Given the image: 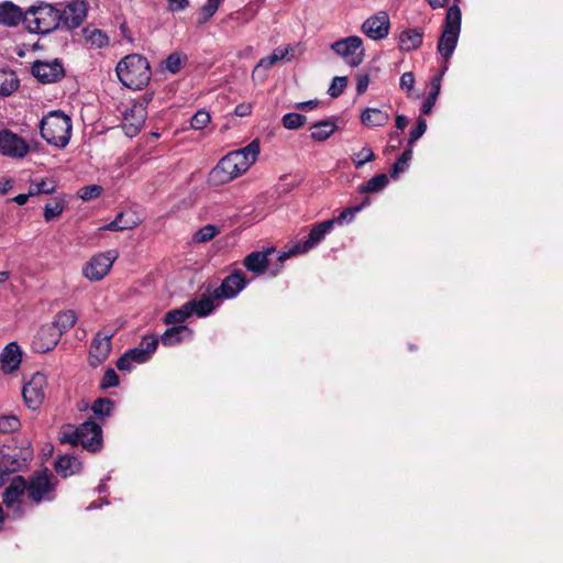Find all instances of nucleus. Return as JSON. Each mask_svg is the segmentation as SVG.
<instances>
[{"mask_svg":"<svg viewBox=\"0 0 563 563\" xmlns=\"http://www.w3.org/2000/svg\"><path fill=\"white\" fill-rule=\"evenodd\" d=\"M423 42V33L417 29H406L399 34L398 46L402 52H411L419 48Z\"/></svg>","mask_w":563,"mask_h":563,"instance_id":"nucleus-28","label":"nucleus"},{"mask_svg":"<svg viewBox=\"0 0 563 563\" xmlns=\"http://www.w3.org/2000/svg\"><path fill=\"white\" fill-rule=\"evenodd\" d=\"M427 130V121L423 118H419L417 124L410 131L408 143L409 145H413L426 132Z\"/></svg>","mask_w":563,"mask_h":563,"instance_id":"nucleus-53","label":"nucleus"},{"mask_svg":"<svg viewBox=\"0 0 563 563\" xmlns=\"http://www.w3.org/2000/svg\"><path fill=\"white\" fill-rule=\"evenodd\" d=\"M80 468H81V463L75 456L63 455V456H59L55 462L56 472L64 477L74 475L75 473L79 472Z\"/></svg>","mask_w":563,"mask_h":563,"instance_id":"nucleus-33","label":"nucleus"},{"mask_svg":"<svg viewBox=\"0 0 563 563\" xmlns=\"http://www.w3.org/2000/svg\"><path fill=\"white\" fill-rule=\"evenodd\" d=\"M388 176L386 174H378L372 177L368 181L358 187L361 194H376L382 191L388 185Z\"/></svg>","mask_w":563,"mask_h":563,"instance_id":"nucleus-36","label":"nucleus"},{"mask_svg":"<svg viewBox=\"0 0 563 563\" xmlns=\"http://www.w3.org/2000/svg\"><path fill=\"white\" fill-rule=\"evenodd\" d=\"M192 330L187 325H174L167 329L161 336V341L165 346H174L185 340H191Z\"/></svg>","mask_w":563,"mask_h":563,"instance_id":"nucleus-27","label":"nucleus"},{"mask_svg":"<svg viewBox=\"0 0 563 563\" xmlns=\"http://www.w3.org/2000/svg\"><path fill=\"white\" fill-rule=\"evenodd\" d=\"M291 51L292 48L290 46H279L275 48L271 55L260 59L253 70V75L257 74L261 69H268L276 63L285 59Z\"/></svg>","mask_w":563,"mask_h":563,"instance_id":"nucleus-30","label":"nucleus"},{"mask_svg":"<svg viewBox=\"0 0 563 563\" xmlns=\"http://www.w3.org/2000/svg\"><path fill=\"white\" fill-rule=\"evenodd\" d=\"M118 256L117 250H109L97 254L84 267L82 273L85 277L92 282L102 279L109 273Z\"/></svg>","mask_w":563,"mask_h":563,"instance_id":"nucleus-12","label":"nucleus"},{"mask_svg":"<svg viewBox=\"0 0 563 563\" xmlns=\"http://www.w3.org/2000/svg\"><path fill=\"white\" fill-rule=\"evenodd\" d=\"M432 9H439L446 4L448 0H428Z\"/></svg>","mask_w":563,"mask_h":563,"instance_id":"nucleus-64","label":"nucleus"},{"mask_svg":"<svg viewBox=\"0 0 563 563\" xmlns=\"http://www.w3.org/2000/svg\"><path fill=\"white\" fill-rule=\"evenodd\" d=\"M331 49L351 67L361 65L365 57L363 40L356 35L335 41L331 44Z\"/></svg>","mask_w":563,"mask_h":563,"instance_id":"nucleus-9","label":"nucleus"},{"mask_svg":"<svg viewBox=\"0 0 563 563\" xmlns=\"http://www.w3.org/2000/svg\"><path fill=\"white\" fill-rule=\"evenodd\" d=\"M187 62V56L180 52H174L162 62V69L170 74L178 73Z\"/></svg>","mask_w":563,"mask_h":563,"instance_id":"nucleus-38","label":"nucleus"},{"mask_svg":"<svg viewBox=\"0 0 563 563\" xmlns=\"http://www.w3.org/2000/svg\"><path fill=\"white\" fill-rule=\"evenodd\" d=\"M375 158V154L372 148L367 145L363 146L357 153H354L352 161L356 168L362 167L364 164L372 162Z\"/></svg>","mask_w":563,"mask_h":563,"instance_id":"nucleus-47","label":"nucleus"},{"mask_svg":"<svg viewBox=\"0 0 563 563\" xmlns=\"http://www.w3.org/2000/svg\"><path fill=\"white\" fill-rule=\"evenodd\" d=\"M369 84V78L367 74H358L356 76V91L358 95H362L366 91Z\"/></svg>","mask_w":563,"mask_h":563,"instance_id":"nucleus-56","label":"nucleus"},{"mask_svg":"<svg viewBox=\"0 0 563 563\" xmlns=\"http://www.w3.org/2000/svg\"><path fill=\"white\" fill-rule=\"evenodd\" d=\"M260 155V142L253 140L245 147L223 156L209 173L208 181L213 186L230 183L246 173Z\"/></svg>","mask_w":563,"mask_h":563,"instance_id":"nucleus-1","label":"nucleus"},{"mask_svg":"<svg viewBox=\"0 0 563 563\" xmlns=\"http://www.w3.org/2000/svg\"><path fill=\"white\" fill-rule=\"evenodd\" d=\"M158 346V339L154 335L144 336L137 346L126 351L134 363H145L154 354Z\"/></svg>","mask_w":563,"mask_h":563,"instance_id":"nucleus-22","label":"nucleus"},{"mask_svg":"<svg viewBox=\"0 0 563 563\" xmlns=\"http://www.w3.org/2000/svg\"><path fill=\"white\" fill-rule=\"evenodd\" d=\"M84 35L86 41L96 48L104 47L109 44L108 35L98 29H84Z\"/></svg>","mask_w":563,"mask_h":563,"instance_id":"nucleus-39","label":"nucleus"},{"mask_svg":"<svg viewBox=\"0 0 563 563\" xmlns=\"http://www.w3.org/2000/svg\"><path fill=\"white\" fill-rule=\"evenodd\" d=\"M412 158V150L408 148L406 150L401 156L395 162V164L391 167L390 177L397 178L399 174L404 173L408 166L409 162Z\"/></svg>","mask_w":563,"mask_h":563,"instance_id":"nucleus-44","label":"nucleus"},{"mask_svg":"<svg viewBox=\"0 0 563 563\" xmlns=\"http://www.w3.org/2000/svg\"><path fill=\"white\" fill-rule=\"evenodd\" d=\"M21 428L20 419L14 415H0V433L8 434Z\"/></svg>","mask_w":563,"mask_h":563,"instance_id":"nucleus-43","label":"nucleus"},{"mask_svg":"<svg viewBox=\"0 0 563 563\" xmlns=\"http://www.w3.org/2000/svg\"><path fill=\"white\" fill-rule=\"evenodd\" d=\"M32 195H30V191L27 194H20L13 198V201L20 206H23L27 202V200Z\"/></svg>","mask_w":563,"mask_h":563,"instance_id":"nucleus-63","label":"nucleus"},{"mask_svg":"<svg viewBox=\"0 0 563 563\" xmlns=\"http://www.w3.org/2000/svg\"><path fill=\"white\" fill-rule=\"evenodd\" d=\"M408 124V119L406 115L398 114L396 117V128L399 130H404Z\"/></svg>","mask_w":563,"mask_h":563,"instance_id":"nucleus-62","label":"nucleus"},{"mask_svg":"<svg viewBox=\"0 0 563 563\" xmlns=\"http://www.w3.org/2000/svg\"><path fill=\"white\" fill-rule=\"evenodd\" d=\"M311 137L314 141L322 142L330 137L336 130L335 121L323 120L311 125Z\"/></svg>","mask_w":563,"mask_h":563,"instance_id":"nucleus-34","label":"nucleus"},{"mask_svg":"<svg viewBox=\"0 0 563 563\" xmlns=\"http://www.w3.org/2000/svg\"><path fill=\"white\" fill-rule=\"evenodd\" d=\"M29 152V145L16 134L3 130L0 132V153L10 157H24Z\"/></svg>","mask_w":563,"mask_h":563,"instance_id":"nucleus-18","label":"nucleus"},{"mask_svg":"<svg viewBox=\"0 0 563 563\" xmlns=\"http://www.w3.org/2000/svg\"><path fill=\"white\" fill-rule=\"evenodd\" d=\"M191 314V311L189 310V306H187V302L183 305L178 309H174L168 311L165 314L164 321L166 324H178L181 325L184 321H186Z\"/></svg>","mask_w":563,"mask_h":563,"instance_id":"nucleus-41","label":"nucleus"},{"mask_svg":"<svg viewBox=\"0 0 563 563\" xmlns=\"http://www.w3.org/2000/svg\"><path fill=\"white\" fill-rule=\"evenodd\" d=\"M191 314L198 317H207L214 309L213 299L210 297H202L199 300H190L187 302Z\"/></svg>","mask_w":563,"mask_h":563,"instance_id":"nucleus-37","label":"nucleus"},{"mask_svg":"<svg viewBox=\"0 0 563 563\" xmlns=\"http://www.w3.org/2000/svg\"><path fill=\"white\" fill-rule=\"evenodd\" d=\"M368 205H369V200L366 199L361 206L346 208L345 210H343L340 213V216L338 218L332 219L331 221H334V223H338V224H343L344 222H351L354 219L355 214Z\"/></svg>","mask_w":563,"mask_h":563,"instance_id":"nucleus-46","label":"nucleus"},{"mask_svg":"<svg viewBox=\"0 0 563 563\" xmlns=\"http://www.w3.org/2000/svg\"><path fill=\"white\" fill-rule=\"evenodd\" d=\"M446 69H448V66L444 65L441 73L431 79V81H430L431 90L421 107L422 114L427 115V114L431 113L432 108L434 107L435 101L440 95L441 78H442L443 74L446 71Z\"/></svg>","mask_w":563,"mask_h":563,"instance_id":"nucleus-29","label":"nucleus"},{"mask_svg":"<svg viewBox=\"0 0 563 563\" xmlns=\"http://www.w3.org/2000/svg\"><path fill=\"white\" fill-rule=\"evenodd\" d=\"M188 5V0H169L168 9L172 12L184 10Z\"/></svg>","mask_w":563,"mask_h":563,"instance_id":"nucleus-60","label":"nucleus"},{"mask_svg":"<svg viewBox=\"0 0 563 563\" xmlns=\"http://www.w3.org/2000/svg\"><path fill=\"white\" fill-rule=\"evenodd\" d=\"M346 85H347L346 77H334L329 89H328V93L331 97L336 98L344 91Z\"/></svg>","mask_w":563,"mask_h":563,"instance_id":"nucleus-52","label":"nucleus"},{"mask_svg":"<svg viewBox=\"0 0 563 563\" xmlns=\"http://www.w3.org/2000/svg\"><path fill=\"white\" fill-rule=\"evenodd\" d=\"M22 21L24 22V13L18 5L10 1L0 3V24L12 27Z\"/></svg>","mask_w":563,"mask_h":563,"instance_id":"nucleus-25","label":"nucleus"},{"mask_svg":"<svg viewBox=\"0 0 563 563\" xmlns=\"http://www.w3.org/2000/svg\"><path fill=\"white\" fill-rule=\"evenodd\" d=\"M140 223V219L137 216L129 210L120 212L113 221L102 227V230L108 231H124L131 230L137 227Z\"/></svg>","mask_w":563,"mask_h":563,"instance_id":"nucleus-26","label":"nucleus"},{"mask_svg":"<svg viewBox=\"0 0 563 563\" xmlns=\"http://www.w3.org/2000/svg\"><path fill=\"white\" fill-rule=\"evenodd\" d=\"M53 474L48 470L40 471L30 477L26 483L27 498L40 504L43 500H52L55 484L53 483Z\"/></svg>","mask_w":563,"mask_h":563,"instance_id":"nucleus-8","label":"nucleus"},{"mask_svg":"<svg viewBox=\"0 0 563 563\" xmlns=\"http://www.w3.org/2000/svg\"><path fill=\"white\" fill-rule=\"evenodd\" d=\"M133 361L130 358L129 354L125 352L118 361L117 367L120 371H130L132 368Z\"/></svg>","mask_w":563,"mask_h":563,"instance_id":"nucleus-58","label":"nucleus"},{"mask_svg":"<svg viewBox=\"0 0 563 563\" xmlns=\"http://www.w3.org/2000/svg\"><path fill=\"white\" fill-rule=\"evenodd\" d=\"M24 23L30 32L49 33L60 27L59 10L47 3L32 5L24 13Z\"/></svg>","mask_w":563,"mask_h":563,"instance_id":"nucleus-6","label":"nucleus"},{"mask_svg":"<svg viewBox=\"0 0 563 563\" xmlns=\"http://www.w3.org/2000/svg\"><path fill=\"white\" fill-rule=\"evenodd\" d=\"M119 80L130 89H142L151 79L147 59L139 54L122 58L115 68Z\"/></svg>","mask_w":563,"mask_h":563,"instance_id":"nucleus-4","label":"nucleus"},{"mask_svg":"<svg viewBox=\"0 0 563 563\" xmlns=\"http://www.w3.org/2000/svg\"><path fill=\"white\" fill-rule=\"evenodd\" d=\"M25 493L26 481L20 475L14 476L3 492V503L8 509L13 511L15 517H20L23 514L22 498Z\"/></svg>","mask_w":563,"mask_h":563,"instance_id":"nucleus-15","label":"nucleus"},{"mask_svg":"<svg viewBox=\"0 0 563 563\" xmlns=\"http://www.w3.org/2000/svg\"><path fill=\"white\" fill-rule=\"evenodd\" d=\"M462 13L457 3L452 4L445 15L442 34L439 38L437 49L443 57L445 64L452 57L461 32Z\"/></svg>","mask_w":563,"mask_h":563,"instance_id":"nucleus-5","label":"nucleus"},{"mask_svg":"<svg viewBox=\"0 0 563 563\" xmlns=\"http://www.w3.org/2000/svg\"><path fill=\"white\" fill-rule=\"evenodd\" d=\"M246 285L247 280L245 279L243 272L235 271L223 279L220 287L214 289L213 297L227 299L234 298L245 288Z\"/></svg>","mask_w":563,"mask_h":563,"instance_id":"nucleus-19","label":"nucleus"},{"mask_svg":"<svg viewBox=\"0 0 563 563\" xmlns=\"http://www.w3.org/2000/svg\"><path fill=\"white\" fill-rule=\"evenodd\" d=\"M334 221H322L314 224L306 241H298L294 243L287 251L282 252L278 256L279 261H284L294 255L306 254L310 250L314 249L328 233L332 231Z\"/></svg>","mask_w":563,"mask_h":563,"instance_id":"nucleus-7","label":"nucleus"},{"mask_svg":"<svg viewBox=\"0 0 563 563\" xmlns=\"http://www.w3.org/2000/svg\"><path fill=\"white\" fill-rule=\"evenodd\" d=\"M318 100H309L305 102H299L296 104V108L299 110H312L318 106Z\"/></svg>","mask_w":563,"mask_h":563,"instance_id":"nucleus-61","label":"nucleus"},{"mask_svg":"<svg viewBox=\"0 0 563 563\" xmlns=\"http://www.w3.org/2000/svg\"><path fill=\"white\" fill-rule=\"evenodd\" d=\"M114 408V401L109 398H98L93 401L91 410L93 415L103 420L109 417Z\"/></svg>","mask_w":563,"mask_h":563,"instance_id":"nucleus-40","label":"nucleus"},{"mask_svg":"<svg viewBox=\"0 0 563 563\" xmlns=\"http://www.w3.org/2000/svg\"><path fill=\"white\" fill-rule=\"evenodd\" d=\"M103 191V188L99 185H88L80 188L77 192L78 197L84 201L98 198Z\"/></svg>","mask_w":563,"mask_h":563,"instance_id":"nucleus-49","label":"nucleus"},{"mask_svg":"<svg viewBox=\"0 0 563 563\" xmlns=\"http://www.w3.org/2000/svg\"><path fill=\"white\" fill-rule=\"evenodd\" d=\"M32 74L42 82H54L64 76V68L57 59L53 62L37 60L32 66Z\"/></svg>","mask_w":563,"mask_h":563,"instance_id":"nucleus-21","label":"nucleus"},{"mask_svg":"<svg viewBox=\"0 0 563 563\" xmlns=\"http://www.w3.org/2000/svg\"><path fill=\"white\" fill-rule=\"evenodd\" d=\"M88 4L84 0H74L69 2L60 14V27L71 30L78 27L87 16Z\"/></svg>","mask_w":563,"mask_h":563,"instance_id":"nucleus-16","label":"nucleus"},{"mask_svg":"<svg viewBox=\"0 0 563 563\" xmlns=\"http://www.w3.org/2000/svg\"><path fill=\"white\" fill-rule=\"evenodd\" d=\"M210 122V114L207 111L200 110L195 113L190 120V125L195 130H202Z\"/></svg>","mask_w":563,"mask_h":563,"instance_id":"nucleus-50","label":"nucleus"},{"mask_svg":"<svg viewBox=\"0 0 563 563\" xmlns=\"http://www.w3.org/2000/svg\"><path fill=\"white\" fill-rule=\"evenodd\" d=\"M415 81L413 73L407 71L400 77L399 86L402 90L410 91L413 88Z\"/></svg>","mask_w":563,"mask_h":563,"instance_id":"nucleus-55","label":"nucleus"},{"mask_svg":"<svg viewBox=\"0 0 563 563\" xmlns=\"http://www.w3.org/2000/svg\"><path fill=\"white\" fill-rule=\"evenodd\" d=\"M361 121L368 128L384 126L389 121V114L376 108H366L361 114Z\"/></svg>","mask_w":563,"mask_h":563,"instance_id":"nucleus-31","label":"nucleus"},{"mask_svg":"<svg viewBox=\"0 0 563 563\" xmlns=\"http://www.w3.org/2000/svg\"><path fill=\"white\" fill-rule=\"evenodd\" d=\"M119 385V376L113 368H107L104 375L101 379L100 387L102 389H108L110 387H115Z\"/></svg>","mask_w":563,"mask_h":563,"instance_id":"nucleus-54","label":"nucleus"},{"mask_svg":"<svg viewBox=\"0 0 563 563\" xmlns=\"http://www.w3.org/2000/svg\"><path fill=\"white\" fill-rule=\"evenodd\" d=\"M60 338L59 332L54 327L45 324L34 335L32 349L36 353H46L58 344Z\"/></svg>","mask_w":563,"mask_h":563,"instance_id":"nucleus-20","label":"nucleus"},{"mask_svg":"<svg viewBox=\"0 0 563 563\" xmlns=\"http://www.w3.org/2000/svg\"><path fill=\"white\" fill-rule=\"evenodd\" d=\"M46 385V376L42 373H35L23 386V399L30 409L36 410L42 405L45 399Z\"/></svg>","mask_w":563,"mask_h":563,"instance_id":"nucleus-13","label":"nucleus"},{"mask_svg":"<svg viewBox=\"0 0 563 563\" xmlns=\"http://www.w3.org/2000/svg\"><path fill=\"white\" fill-rule=\"evenodd\" d=\"M77 319L78 317L74 310H64L58 312L55 316L54 321L49 324L54 327L62 336L76 324Z\"/></svg>","mask_w":563,"mask_h":563,"instance_id":"nucleus-32","label":"nucleus"},{"mask_svg":"<svg viewBox=\"0 0 563 563\" xmlns=\"http://www.w3.org/2000/svg\"><path fill=\"white\" fill-rule=\"evenodd\" d=\"M65 209V201L62 198H54L52 202H48L44 207V219L46 222H51L60 217Z\"/></svg>","mask_w":563,"mask_h":563,"instance_id":"nucleus-42","label":"nucleus"},{"mask_svg":"<svg viewBox=\"0 0 563 563\" xmlns=\"http://www.w3.org/2000/svg\"><path fill=\"white\" fill-rule=\"evenodd\" d=\"M33 453L29 446L21 449L18 453H5L2 450L0 461V487L7 483V475L19 472L27 466Z\"/></svg>","mask_w":563,"mask_h":563,"instance_id":"nucleus-11","label":"nucleus"},{"mask_svg":"<svg viewBox=\"0 0 563 563\" xmlns=\"http://www.w3.org/2000/svg\"><path fill=\"white\" fill-rule=\"evenodd\" d=\"M252 112V104L251 103H240L235 107L234 113L238 117H247Z\"/></svg>","mask_w":563,"mask_h":563,"instance_id":"nucleus-59","label":"nucleus"},{"mask_svg":"<svg viewBox=\"0 0 563 563\" xmlns=\"http://www.w3.org/2000/svg\"><path fill=\"white\" fill-rule=\"evenodd\" d=\"M59 440L62 443L71 445L81 444L86 450L97 452L102 448V428L89 418L78 428L73 424L64 426L60 430Z\"/></svg>","mask_w":563,"mask_h":563,"instance_id":"nucleus-3","label":"nucleus"},{"mask_svg":"<svg viewBox=\"0 0 563 563\" xmlns=\"http://www.w3.org/2000/svg\"><path fill=\"white\" fill-rule=\"evenodd\" d=\"M113 334L111 331L100 330L92 339L88 357L92 367L99 366L109 357L112 350L111 339Z\"/></svg>","mask_w":563,"mask_h":563,"instance_id":"nucleus-14","label":"nucleus"},{"mask_svg":"<svg viewBox=\"0 0 563 563\" xmlns=\"http://www.w3.org/2000/svg\"><path fill=\"white\" fill-rule=\"evenodd\" d=\"M71 131V119L62 110L49 111L40 122L41 136L47 144L57 148H65L68 145Z\"/></svg>","mask_w":563,"mask_h":563,"instance_id":"nucleus-2","label":"nucleus"},{"mask_svg":"<svg viewBox=\"0 0 563 563\" xmlns=\"http://www.w3.org/2000/svg\"><path fill=\"white\" fill-rule=\"evenodd\" d=\"M218 233L219 229L216 225L207 224L195 233L194 240L199 243H205L211 241Z\"/></svg>","mask_w":563,"mask_h":563,"instance_id":"nucleus-48","label":"nucleus"},{"mask_svg":"<svg viewBox=\"0 0 563 563\" xmlns=\"http://www.w3.org/2000/svg\"><path fill=\"white\" fill-rule=\"evenodd\" d=\"M151 101L150 96H144L141 100L133 103L123 113V130L129 137L135 136L145 123L147 117V104Z\"/></svg>","mask_w":563,"mask_h":563,"instance_id":"nucleus-10","label":"nucleus"},{"mask_svg":"<svg viewBox=\"0 0 563 563\" xmlns=\"http://www.w3.org/2000/svg\"><path fill=\"white\" fill-rule=\"evenodd\" d=\"M218 8L219 7L207 2V4H205L201 8V13H200L201 14V19H200V22L203 23L207 20H209L217 12Z\"/></svg>","mask_w":563,"mask_h":563,"instance_id":"nucleus-57","label":"nucleus"},{"mask_svg":"<svg viewBox=\"0 0 563 563\" xmlns=\"http://www.w3.org/2000/svg\"><path fill=\"white\" fill-rule=\"evenodd\" d=\"M55 190V185L53 181L47 183L45 180H41L38 183H33L30 185V195L36 196L40 194H52Z\"/></svg>","mask_w":563,"mask_h":563,"instance_id":"nucleus-51","label":"nucleus"},{"mask_svg":"<svg viewBox=\"0 0 563 563\" xmlns=\"http://www.w3.org/2000/svg\"><path fill=\"white\" fill-rule=\"evenodd\" d=\"M389 15L385 11H379L367 18L362 24L363 33L374 41L385 38L389 33Z\"/></svg>","mask_w":563,"mask_h":563,"instance_id":"nucleus-17","label":"nucleus"},{"mask_svg":"<svg viewBox=\"0 0 563 563\" xmlns=\"http://www.w3.org/2000/svg\"><path fill=\"white\" fill-rule=\"evenodd\" d=\"M19 86V79L15 73L11 70H0V96H10L16 90Z\"/></svg>","mask_w":563,"mask_h":563,"instance_id":"nucleus-35","label":"nucleus"},{"mask_svg":"<svg viewBox=\"0 0 563 563\" xmlns=\"http://www.w3.org/2000/svg\"><path fill=\"white\" fill-rule=\"evenodd\" d=\"M283 125L288 130H296L301 128L306 121L307 118L303 114L291 112L286 113L283 119Z\"/></svg>","mask_w":563,"mask_h":563,"instance_id":"nucleus-45","label":"nucleus"},{"mask_svg":"<svg viewBox=\"0 0 563 563\" xmlns=\"http://www.w3.org/2000/svg\"><path fill=\"white\" fill-rule=\"evenodd\" d=\"M274 253V249L269 247L265 251H255L250 253L244 258V266L247 271L255 273L257 275H262L266 272L268 264V256Z\"/></svg>","mask_w":563,"mask_h":563,"instance_id":"nucleus-24","label":"nucleus"},{"mask_svg":"<svg viewBox=\"0 0 563 563\" xmlns=\"http://www.w3.org/2000/svg\"><path fill=\"white\" fill-rule=\"evenodd\" d=\"M22 361V351L16 342H11L4 346L0 355L1 369L10 374L19 368Z\"/></svg>","mask_w":563,"mask_h":563,"instance_id":"nucleus-23","label":"nucleus"}]
</instances>
